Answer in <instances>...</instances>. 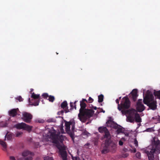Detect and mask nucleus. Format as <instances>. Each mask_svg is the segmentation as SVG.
Returning <instances> with one entry per match:
<instances>
[{
    "mask_svg": "<svg viewBox=\"0 0 160 160\" xmlns=\"http://www.w3.org/2000/svg\"><path fill=\"white\" fill-rule=\"evenodd\" d=\"M75 122L74 121V124H72V125L71 126V127H72V128H71V130H72V131H70V132H73V139H72V140H74V130H75Z\"/></svg>",
    "mask_w": 160,
    "mask_h": 160,
    "instance_id": "393cba45",
    "label": "nucleus"
},
{
    "mask_svg": "<svg viewBox=\"0 0 160 160\" xmlns=\"http://www.w3.org/2000/svg\"><path fill=\"white\" fill-rule=\"evenodd\" d=\"M116 102L118 104V110L120 111L121 110V107H120V104H119V99H117L116 100Z\"/></svg>",
    "mask_w": 160,
    "mask_h": 160,
    "instance_id": "c85d7f7f",
    "label": "nucleus"
},
{
    "mask_svg": "<svg viewBox=\"0 0 160 160\" xmlns=\"http://www.w3.org/2000/svg\"><path fill=\"white\" fill-rule=\"evenodd\" d=\"M89 134V133L86 131H84L82 133V134L83 135H86L87 136H88Z\"/></svg>",
    "mask_w": 160,
    "mask_h": 160,
    "instance_id": "f704fd0d",
    "label": "nucleus"
},
{
    "mask_svg": "<svg viewBox=\"0 0 160 160\" xmlns=\"http://www.w3.org/2000/svg\"><path fill=\"white\" fill-rule=\"evenodd\" d=\"M44 160H53V158L52 157L48 156L44 157Z\"/></svg>",
    "mask_w": 160,
    "mask_h": 160,
    "instance_id": "c756f323",
    "label": "nucleus"
},
{
    "mask_svg": "<svg viewBox=\"0 0 160 160\" xmlns=\"http://www.w3.org/2000/svg\"><path fill=\"white\" fill-rule=\"evenodd\" d=\"M19 112L18 108L13 109L9 111V115L12 117H14L17 115H19L20 114H18Z\"/></svg>",
    "mask_w": 160,
    "mask_h": 160,
    "instance_id": "dca6fc26",
    "label": "nucleus"
},
{
    "mask_svg": "<svg viewBox=\"0 0 160 160\" xmlns=\"http://www.w3.org/2000/svg\"><path fill=\"white\" fill-rule=\"evenodd\" d=\"M22 134V132H18L17 133L16 136V137H18L21 134Z\"/></svg>",
    "mask_w": 160,
    "mask_h": 160,
    "instance_id": "58836bf2",
    "label": "nucleus"
},
{
    "mask_svg": "<svg viewBox=\"0 0 160 160\" xmlns=\"http://www.w3.org/2000/svg\"><path fill=\"white\" fill-rule=\"evenodd\" d=\"M93 101V99L91 97H89L88 99V102L89 103H92Z\"/></svg>",
    "mask_w": 160,
    "mask_h": 160,
    "instance_id": "e433bc0d",
    "label": "nucleus"
},
{
    "mask_svg": "<svg viewBox=\"0 0 160 160\" xmlns=\"http://www.w3.org/2000/svg\"><path fill=\"white\" fill-rule=\"evenodd\" d=\"M160 153V142L159 140L156 141L154 140L152 143V148L150 151L146 152L149 160H154V155L155 153L158 154Z\"/></svg>",
    "mask_w": 160,
    "mask_h": 160,
    "instance_id": "7ed1b4c3",
    "label": "nucleus"
},
{
    "mask_svg": "<svg viewBox=\"0 0 160 160\" xmlns=\"http://www.w3.org/2000/svg\"><path fill=\"white\" fill-rule=\"evenodd\" d=\"M32 157L31 156H29L26 158L25 160H32Z\"/></svg>",
    "mask_w": 160,
    "mask_h": 160,
    "instance_id": "a19ab883",
    "label": "nucleus"
},
{
    "mask_svg": "<svg viewBox=\"0 0 160 160\" xmlns=\"http://www.w3.org/2000/svg\"><path fill=\"white\" fill-rule=\"evenodd\" d=\"M29 154L32 155V153L27 150L24 151L22 153V155L23 157H26Z\"/></svg>",
    "mask_w": 160,
    "mask_h": 160,
    "instance_id": "412c9836",
    "label": "nucleus"
},
{
    "mask_svg": "<svg viewBox=\"0 0 160 160\" xmlns=\"http://www.w3.org/2000/svg\"><path fill=\"white\" fill-rule=\"evenodd\" d=\"M0 144L3 147V150L4 151H6L7 148V144L6 142L2 140H0Z\"/></svg>",
    "mask_w": 160,
    "mask_h": 160,
    "instance_id": "a211bd4d",
    "label": "nucleus"
},
{
    "mask_svg": "<svg viewBox=\"0 0 160 160\" xmlns=\"http://www.w3.org/2000/svg\"><path fill=\"white\" fill-rule=\"evenodd\" d=\"M90 145V144L89 143H87L86 144H85V145H86L87 146H89Z\"/></svg>",
    "mask_w": 160,
    "mask_h": 160,
    "instance_id": "3c124183",
    "label": "nucleus"
},
{
    "mask_svg": "<svg viewBox=\"0 0 160 160\" xmlns=\"http://www.w3.org/2000/svg\"><path fill=\"white\" fill-rule=\"evenodd\" d=\"M22 119L23 121L28 123L31 122L32 118V115L30 113L26 112L22 113Z\"/></svg>",
    "mask_w": 160,
    "mask_h": 160,
    "instance_id": "f8f14e48",
    "label": "nucleus"
},
{
    "mask_svg": "<svg viewBox=\"0 0 160 160\" xmlns=\"http://www.w3.org/2000/svg\"><path fill=\"white\" fill-rule=\"evenodd\" d=\"M98 108L100 109L101 110V111H100V112L97 111V113L98 114L100 112H103V113H104L105 112V111L104 110H103L102 108Z\"/></svg>",
    "mask_w": 160,
    "mask_h": 160,
    "instance_id": "ea45409f",
    "label": "nucleus"
},
{
    "mask_svg": "<svg viewBox=\"0 0 160 160\" xmlns=\"http://www.w3.org/2000/svg\"><path fill=\"white\" fill-rule=\"evenodd\" d=\"M152 128H147L145 131L148 132H151L152 131Z\"/></svg>",
    "mask_w": 160,
    "mask_h": 160,
    "instance_id": "4c0bfd02",
    "label": "nucleus"
},
{
    "mask_svg": "<svg viewBox=\"0 0 160 160\" xmlns=\"http://www.w3.org/2000/svg\"><path fill=\"white\" fill-rule=\"evenodd\" d=\"M59 134V132L57 134H56L55 132L51 133V136L53 143L58 144L59 142L61 143L63 142L65 137L62 135H60Z\"/></svg>",
    "mask_w": 160,
    "mask_h": 160,
    "instance_id": "423d86ee",
    "label": "nucleus"
},
{
    "mask_svg": "<svg viewBox=\"0 0 160 160\" xmlns=\"http://www.w3.org/2000/svg\"><path fill=\"white\" fill-rule=\"evenodd\" d=\"M64 112H65L66 113L68 112H69V110L68 108L65 109L64 110H62L58 112V114L59 115H62Z\"/></svg>",
    "mask_w": 160,
    "mask_h": 160,
    "instance_id": "4be33fe9",
    "label": "nucleus"
},
{
    "mask_svg": "<svg viewBox=\"0 0 160 160\" xmlns=\"http://www.w3.org/2000/svg\"><path fill=\"white\" fill-rule=\"evenodd\" d=\"M129 154L128 153H124L122 154L121 155V157L123 158H126L127 157H128V156Z\"/></svg>",
    "mask_w": 160,
    "mask_h": 160,
    "instance_id": "7c9ffc66",
    "label": "nucleus"
},
{
    "mask_svg": "<svg viewBox=\"0 0 160 160\" xmlns=\"http://www.w3.org/2000/svg\"><path fill=\"white\" fill-rule=\"evenodd\" d=\"M121 97H119V98L118 99H119V100H120V99H121Z\"/></svg>",
    "mask_w": 160,
    "mask_h": 160,
    "instance_id": "5fc2aeb1",
    "label": "nucleus"
},
{
    "mask_svg": "<svg viewBox=\"0 0 160 160\" xmlns=\"http://www.w3.org/2000/svg\"><path fill=\"white\" fill-rule=\"evenodd\" d=\"M31 98L34 99H39L38 100H36L32 104L35 106H38L40 102V97L39 94H36L34 92L32 93Z\"/></svg>",
    "mask_w": 160,
    "mask_h": 160,
    "instance_id": "4468645a",
    "label": "nucleus"
},
{
    "mask_svg": "<svg viewBox=\"0 0 160 160\" xmlns=\"http://www.w3.org/2000/svg\"><path fill=\"white\" fill-rule=\"evenodd\" d=\"M88 102V101L86 99L83 98L82 99V101H81L80 102Z\"/></svg>",
    "mask_w": 160,
    "mask_h": 160,
    "instance_id": "37998d69",
    "label": "nucleus"
},
{
    "mask_svg": "<svg viewBox=\"0 0 160 160\" xmlns=\"http://www.w3.org/2000/svg\"><path fill=\"white\" fill-rule=\"evenodd\" d=\"M33 90V89H31V90L30 91V92H32V91Z\"/></svg>",
    "mask_w": 160,
    "mask_h": 160,
    "instance_id": "864d4df0",
    "label": "nucleus"
},
{
    "mask_svg": "<svg viewBox=\"0 0 160 160\" xmlns=\"http://www.w3.org/2000/svg\"><path fill=\"white\" fill-rule=\"evenodd\" d=\"M143 96L144 103L147 105L152 110L156 109L157 108V102L154 100V97L152 92L148 90L145 96H144V93Z\"/></svg>",
    "mask_w": 160,
    "mask_h": 160,
    "instance_id": "f03ea898",
    "label": "nucleus"
},
{
    "mask_svg": "<svg viewBox=\"0 0 160 160\" xmlns=\"http://www.w3.org/2000/svg\"><path fill=\"white\" fill-rule=\"evenodd\" d=\"M48 100L49 102H53L55 100V98L54 96L50 95L49 96Z\"/></svg>",
    "mask_w": 160,
    "mask_h": 160,
    "instance_id": "cd10ccee",
    "label": "nucleus"
},
{
    "mask_svg": "<svg viewBox=\"0 0 160 160\" xmlns=\"http://www.w3.org/2000/svg\"><path fill=\"white\" fill-rule=\"evenodd\" d=\"M14 127L18 129H22L30 132L32 130V127L24 122L19 123L14 125Z\"/></svg>",
    "mask_w": 160,
    "mask_h": 160,
    "instance_id": "6e6552de",
    "label": "nucleus"
},
{
    "mask_svg": "<svg viewBox=\"0 0 160 160\" xmlns=\"http://www.w3.org/2000/svg\"><path fill=\"white\" fill-rule=\"evenodd\" d=\"M56 53H57V54H58V53H57V52H56Z\"/></svg>",
    "mask_w": 160,
    "mask_h": 160,
    "instance_id": "6e6d98bb",
    "label": "nucleus"
},
{
    "mask_svg": "<svg viewBox=\"0 0 160 160\" xmlns=\"http://www.w3.org/2000/svg\"><path fill=\"white\" fill-rule=\"evenodd\" d=\"M136 157L138 158H141V153L139 152H137L136 154Z\"/></svg>",
    "mask_w": 160,
    "mask_h": 160,
    "instance_id": "c9c22d12",
    "label": "nucleus"
},
{
    "mask_svg": "<svg viewBox=\"0 0 160 160\" xmlns=\"http://www.w3.org/2000/svg\"><path fill=\"white\" fill-rule=\"evenodd\" d=\"M134 144L136 147H137L138 146V142L136 139H134Z\"/></svg>",
    "mask_w": 160,
    "mask_h": 160,
    "instance_id": "72a5a7b5",
    "label": "nucleus"
},
{
    "mask_svg": "<svg viewBox=\"0 0 160 160\" xmlns=\"http://www.w3.org/2000/svg\"><path fill=\"white\" fill-rule=\"evenodd\" d=\"M130 146L131 147L132 149L133 150V152L134 153L135 152H136V149L134 148H133V147L131 146V145H130Z\"/></svg>",
    "mask_w": 160,
    "mask_h": 160,
    "instance_id": "79ce46f5",
    "label": "nucleus"
},
{
    "mask_svg": "<svg viewBox=\"0 0 160 160\" xmlns=\"http://www.w3.org/2000/svg\"><path fill=\"white\" fill-rule=\"evenodd\" d=\"M48 122H54V121H52V119H49L48 120Z\"/></svg>",
    "mask_w": 160,
    "mask_h": 160,
    "instance_id": "8fccbe9b",
    "label": "nucleus"
},
{
    "mask_svg": "<svg viewBox=\"0 0 160 160\" xmlns=\"http://www.w3.org/2000/svg\"><path fill=\"white\" fill-rule=\"evenodd\" d=\"M42 96L44 98H47L48 97H49L48 94L47 93H43Z\"/></svg>",
    "mask_w": 160,
    "mask_h": 160,
    "instance_id": "473e14b6",
    "label": "nucleus"
},
{
    "mask_svg": "<svg viewBox=\"0 0 160 160\" xmlns=\"http://www.w3.org/2000/svg\"><path fill=\"white\" fill-rule=\"evenodd\" d=\"M72 160H77L78 158L77 157H72Z\"/></svg>",
    "mask_w": 160,
    "mask_h": 160,
    "instance_id": "49530a36",
    "label": "nucleus"
},
{
    "mask_svg": "<svg viewBox=\"0 0 160 160\" xmlns=\"http://www.w3.org/2000/svg\"><path fill=\"white\" fill-rule=\"evenodd\" d=\"M103 95L102 94H101L98 96V102H101L103 101Z\"/></svg>",
    "mask_w": 160,
    "mask_h": 160,
    "instance_id": "b1692460",
    "label": "nucleus"
},
{
    "mask_svg": "<svg viewBox=\"0 0 160 160\" xmlns=\"http://www.w3.org/2000/svg\"><path fill=\"white\" fill-rule=\"evenodd\" d=\"M70 107L72 109L73 108V103L71 102H70Z\"/></svg>",
    "mask_w": 160,
    "mask_h": 160,
    "instance_id": "de8ad7c7",
    "label": "nucleus"
},
{
    "mask_svg": "<svg viewBox=\"0 0 160 160\" xmlns=\"http://www.w3.org/2000/svg\"><path fill=\"white\" fill-rule=\"evenodd\" d=\"M7 136V139L8 140H11L12 138V135L11 134H8V133L5 136V140H6V137Z\"/></svg>",
    "mask_w": 160,
    "mask_h": 160,
    "instance_id": "a878e982",
    "label": "nucleus"
},
{
    "mask_svg": "<svg viewBox=\"0 0 160 160\" xmlns=\"http://www.w3.org/2000/svg\"><path fill=\"white\" fill-rule=\"evenodd\" d=\"M121 112L123 114H128V116L127 117L128 121L130 122H133L135 120V115L137 112L135 109H132L126 110H122Z\"/></svg>",
    "mask_w": 160,
    "mask_h": 160,
    "instance_id": "39448f33",
    "label": "nucleus"
},
{
    "mask_svg": "<svg viewBox=\"0 0 160 160\" xmlns=\"http://www.w3.org/2000/svg\"><path fill=\"white\" fill-rule=\"evenodd\" d=\"M80 108L78 114L79 120L85 122L86 120L93 116L94 111L91 109H86V104L85 102H80Z\"/></svg>",
    "mask_w": 160,
    "mask_h": 160,
    "instance_id": "f257e3e1",
    "label": "nucleus"
},
{
    "mask_svg": "<svg viewBox=\"0 0 160 160\" xmlns=\"http://www.w3.org/2000/svg\"><path fill=\"white\" fill-rule=\"evenodd\" d=\"M74 120H71L69 122L66 121L65 122V130L67 132L68 134L72 138H73V132H70V126H71L72 124H74Z\"/></svg>",
    "mask_w": 160,
    "mask_h": 160,
    "instance_id": "9b49d317",
    "label": "nucleus"
},
{
    "mask_svg": "<svg viewBox=\"0 0 160 160\" xmlns=\"http://www.w3.org/2000/svg\"><path fill=\"white\" fill-rule=\"evenodd\" d=\"M135 119L136 121L137 122H140L142 121L141 118L139 114L137 112V113H136V115H135Z\"/></svg>",
    "mask_w": 160,
    "mask_h": 160,
    "instance_id": "6ab92c4d",
    "label": "nucleus"
},
{
    "mask_svg": "<svg viewBox=\"0 0 160 160\" xmlns=\"http://www.w3.org/2000/svg\"><path fill=\"white\" fill-rule=\"evenodd\" d=\"M132 98L133 100L135 102L136 101L137 98L138 96V90L137 89H134L131 92Z\"/></svg>",
    "mask_w": 160,
    "mask_h": 160,
    "instance_id": "f3484780",
    "label": "nucleus"
},
{
    "mask_svg": "<svg viewBox=\"0 0 160 160\" xmlns=\"http://www.w3.org/2000/svg\"><path fill=\"white\" fill-rule=\"evenodd\" d=\"M130 106V101L128 97H125L122 98L120 103L121 110L128 109Z\"/></svg>",
    "mask_w": 160,
    "mask_h": 160,
    "instance_id": "0eeeda50",
    "label": "nucleus"
},
{
    "mask_svg": "<svg viewBox=\"0 0 160 160\" xmlns=\"http://www.w3.org/2000/svg\"><path fill=\"white\" fill-rule=\"evenodd\" d=\"M83 160H85L84 159H83Z\"/></svg>",
    "mask_w": 160,
    "mask_h": 160,
    "instance_id": "4d7b16f0",
    "label": "nucleus"
},
{
    "mask_svg": "<svg viewBox=\"0 0 160 160\" xmlns=\"http://www.w3.org/2000/svg\"><path fill=\"white\" fill-rule=\"evenodd\" d=\"M116 129H117L116 132L117 134H119L120 133H123L124 132V130L122 128L118 127V128Z\"/></svg>",
    "mask_w": 160,
    "mask_h": 160,
    "instance_id": "5701e85b",
    "label": "nucleus"
},
{
    "mask_svg": "<svg viewBox=\"0 0 160 160\" xmlns=\"http://www.w3.org/2000/svg\"><path fill=\"white\" fill-rule=\"evenodd\" d=\"M154 94L155 96L157 97L158 98L160 99V91L154 92Z\"/></svg>",
    "mask_w": 160,
    "mask_h": 160,
    "instance_id": "bb28decb",
    "label": "nucleus"
},
{
    "mask_svg": "<svg viewBox=\"0 0 160 160\" xmlns=\"http://www.w3.org/2000/svg\"><path fill=\"white\" fill-rule=\"evenodd\" d=\"M59 150V152L62 160H67V153L66 151V148L64 146L58 145L57 147Z\"/></svg>",
    "mask_w": 160,
    "mask_h": 160,
    "instance_id": "1a4fd4ad",
    "label": "nucleus"
},
{
    "mask_svg": "<svg viewBox=\"0 0 160 160\" xmlns=\"http://www.w3.org/2000/svg\"><path fill=\"white\" fill-rule=\"evenodd\" d=\"M119 144L120 146H122L123 144V142L121 140H120L119 141Z\"/></svg>",
    "mask_w": 160,
    "mask_h": 160,
    "instance_id": "c03bdc74",
    "label": "nucleus"
},
{
    "mask_svg": "<svg viewBox=\"0 0 160 160\" xmlns=\"http://www.w3.org/2000/svg\"><path fill=\"white\" fill-rule=\"evenodd\" d=\"M77 102V101H75V102L74 103V108L75 109H76V103Z\"/></svg>",
    "mask_w": 160,
    "mask_h": 160,
    "instance_id": "09e8293b",
    "label": "nucleus"
},
{
    "mask_svg": "<svg viewBox=\"0 0 160 160\" xmlns=\"http://www.w3.org/2000/svg\"><path fill=\"white\" fill-rule=\"evenodd\" d=\"M68 103L66 101H64L61 104V107L63 109L68 108Z\"/></svg>",
    "mask_w": 160,
    "mask_h": 160,
    "instance_id": "aec40b11",
    "label": "nucleus"
},
{
    "mask_svg": "<svg viewBox=\"0 0 160 160\" xmlns=\"http://www.w3.org/2000/svg\"><path fill=\"white\" fill-rule=\"evenodd\" d=\"M142 99H139L137 103L136 109L139 112H142L145 108V107L142 103Z\"/></svg>",
    "mask_w": 160,
    "mask_h": 160,
    "instance_id": "ddd939ff",
    "label": "nucleus"
},
{
    "mask_svg": "<svg viewBox=\"0 0 160 160\" xmlns=\"http://www.w3.org/2000/svg\"><path fill=\"white\" fill-rule=\"evenodd\" d=\"M99 132L101 133H104V138L106 139H111V134L108 129L105 127H100L98 128Z\"/></svg>",
    "mask_w": 160,
    "mask_h": 160,
    "instance_id": "9d476101",
    "label": "nucleus"
},
{
    "mask_svg": "<svg viewBox=\"0 0 160 160\" xmlns=\"http://www.w3.org/2000/svg\"><path fill=\"white\" fill-rule=\"evenodd\" d=\"M10 160H16L14 157L13 156L10 157Z\"/></svg>",
    "mask_w": 160,
    "mask_h": 160,
    "instance_id": "a18cd8bd",
    "label": "nucleus"
},
{
    "mask_svg": "<svg viewBox=\"0 0 160 160\" xmlns=\"http://www.w3.org/2000/svg\"><path fill=\"white\" fill-rule=\"evenodd\" d=\"M116 144L111 139H106L105 142V146L101 152L102 154H105L109 152V151H113L116 148Z\"/></svg>",
    "mask_w": 160,
    "mask_h": 160,
    "instance_id": "20e7f679",
    "label": "nucleus"
},
{
    "mask_svg": "<svg viewBox=\"0 0 160 160\" xmlns=\"http://www.w3.org/2000/svg\"><path fill=\"white\" fill-rule=\"evenodd\" d=\"M16 99L18 100V101L19 102H22L23 100V99L21 96H19L18 97H17L16 98Z\"/></svg>",
    "mask_w": 160,
    "mask_h": 160,
    "instance_id": "2f4dec72",
    "label": "nucleus"
},
{
    "mask_svg": "<svg viewBox=\"0 0 160 160\" xmlns=\"http://www.w3.org/2000/svg\"><path fill=\"white\" fill-rule=\"evenodd\" d=\"M93 108L94 110H96L97 109V108L96 107H93Z\"/></svg>",
    "mask_w": 160,
    "mask_h": 160,
    "instance_id": "603ef678",
    "label": "nucleus"
},
{
    "mask_svg": "<svg viewBox=\"0 0 160 160\" xmlns=\"http://www.w3.org/2000/svg\"><path fill=\"white\" fill-rule=\"evenodd\" d=\"M106 124L107 127L112 128L115 129L118 128V124L111 119L108 120L106 122Z\"/></svg>",
    "mask_w": 160,
    "mask_h": 160,
    "instance_id": "2eb2a0df",
    "label": "nucleus"
}]
</instances>
